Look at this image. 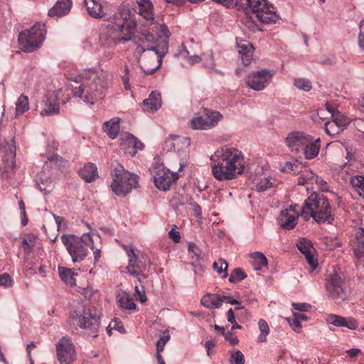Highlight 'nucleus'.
I'll return each instance as SVG.
<instances>
[{"mask_svg": "<svg viewBox=\"0 0 364 364\" xmlns=\"http://www.w3.org/2000/svg\"><path fill=\"white\" fill-rule=\"evenodd\" d=\"M75 81L80 85L73 88V96L90 105L102 99L112 85L111 75L107 71L95 68L84 70L75 77Z\"/></svg>", "mask_w": 364, "mask_h": 364, "instance_id": "obj_1", "label": "nucleus"}, {"mask_svg": "<svg viewBox=\"0 0 364 364\" xmlns=\"http://www.w3.org/2000/svg\"><path fill=\"white\" fill-rule=\"evenodd\" d=\"M213 176L219 181L235 179L245 171V157L238 149L225 145L210 156Z\"/></svg>", "mask_w": 364, "mask_h": 364, "instance_id": "obj_2", "label": "nucleus"}, {"mask_svg": "<svg viewBox=\"0 0 364 364\" xmlns=\"http://www.w3.org/2000/svg\"><path fill=\"white\" fill-rule=\"evenodd\" d=\"M301 216L304 218V220L312 218L319 225L326 223L332 224L334 220L328 200L323 195L316 193L311 194L305 200Z\"/></svg>", "mask_w": 364, "mask_h": 364, "instance_id": "obj_3", "label": "nucleus"}, {"mask_svg": "<svg viewBox=\"0 0 364 364\" xmlns=\"http://www.w3.org/2000/svg\"><path fill=\"white\" fill-rule=\"evenodd\" d=\"M79 327L85 331L87 337L96 338L100 327V313L93 308L82 306L70 315Z\"/></svg>", "mask_w": 364, "mask_h": 364, "instance_id": "obj_4", "label": "nucleus"}, {"mask_svg": "<svg viewBox=\"0 0 364 364\" xmlns=\"http://www.w3.org/2000/svg\"><path fill=\"white\" fill-rule=\"evenodd\" d=\"M112 176L110 187L118 196H126L139 186L138 176L127 171L122 165H117L114 168L112 171Z\"/></svg>", "mask_w": 364, "mask_h": 364, "instance_id": "obj_5", "label": "nucleus"}, {"mask_svg": "<svg viewBox=\"0 0 364 364\" xmlns=\"http://www.w3.org/2000/svg\"><path fill=\"white\" fill-rule=\"evenodd\" d=\"M46 28L44 23H36L30 29L21 31L18 38L21 49L26 53H31L41 48L45 40Z\"/></svg>", "mask_w": 364, "mask_h": 364, "instance_id": "obj_6", "label": "nucleus"}, {"mask_svg": "<svg viewBox=\"0 0 364 364\" xmlns=\"http://www.w3.org/2000/svg\"><path fill=\"white\" fill-rule=\"evenodd\" d=\"M245 4L262 23L274 24L279 20L276 7L267 0H245Z\"/></svg>", "mask_w": 364, "mask_h": 364, "instance_id": "obj_7", "label": "nucleus"}, {"mask_svg": "<svg viewBox=\"0 0 364 364\" xmlns=\"http://www.w3.org/2000/svg\"><path fill=\"white\" fill-rule=\"evenodd\" d=\"M61 241L66 247L73 262H81L85 258L88 252L87 242H92L90 234H85L80 238L74 235H63Z\"/></svg>", "mask_w": 364, "mask_h": 364, "instance_id": "obj_8", "label": "nucleus"}, {"mask_svg": "<svg viewBox=\"0 0 364 364\" xmlns=\"http://www.w3.org/2000/svg\"><path fill=\"white\" fill-rule=\"evenodd\" d=\"M186 165V161H181L178 171H171L163 164L154 166L151 169V174L156 187L164 191H168L172 183L182 175L183 168Z\"/></svg>", "mask_w": 364, "mask_h": 364, "instance_id": "obj_9", "label": "nucleus"}, {"mask_svg": "<svg viewBox=\"0 0 364 364\" xmlns=\"http://www.w3.org/2000/svg\"><path fill=\"white\" fill-rule=\"evenodd\" d=\"M345 278L341 272L333 269L326 279L325 288L327 296L337 302L343 301L346 298L344 289Z\"/></svg>", "mask_w": 364, "mask_h": 364, "instance_id": "obj_10", "label": "nucleus"}, {"mask_svg": "<svg viewBox=\"0 0 364 364\" xmlns=\"http://www.w3.org/2000/svg\"><path fill=\"white\" fill-rule=\"evenodd\" d=\"M167 50V46L165 45L161 52L149 51L139 56L141 69L146 75H151L161 68L162 59Z\"/></svg>", "mask_w": 364, "mask_h": 364, "instance_id": "obj_11", "label": "nucleus"}, {"mask_svg": "<svg viewBox=\"0 0 364 364\" xmlns=\"http://www.w3.org/2000/svg\"><path fill=\"white\" fill-rule=\"evenodd\" d=\"M274 71L268 69L250 73L246 78L247 86L256 91L264 90L271 82Z\"/></svg>", "mask_w": 364, "mask_h": 364, "instance_id": "obj_12", "label": "nucleus"}, {"mask_svg": "<svg viewBox=\"0 0 364 364\" xmlns=\"http://www.w3.org/2000/svg\"><path fill=\"white\" fill-rule=\"evenodd\" d=\"M56 352L60 364H72L76 358L74 345L67 337H63L58 342Z\"/></svg>", "mask_w": 364, "mask_h": 364, "instance_id": "obj_13", "label": "nucleus"}, {"mask_svg": "<svg viewBox=\"0 0 364 364\" xmlns=\"http://www.w3.org/2000/svg\"><path fill=\"white\" fill-rule=\"evenodd\" d=\"M221 114L218 112L205 110L202 116H196L191 121V127L193 129H208L215 127Z\"/></svg>", "mask_w": 364, "mask_h": 364, "instance_id": "obj_14", "label": "nucleus"}, {"mask_svg": "<svg viewBox=\"0 0 364 364\" xmlns=\"http://www.w3.org/2000/svg\"><path fill=\"white\" fill-rule=\"evenodd\" d=\"M61 93V89L47 92L42 102L40 112L41 115L49 116L58 114Z\"/></svg>", "mask_w": 364, "mask_h": 364, "instance_id": "obj_15", "label": "nucleus"}, {"mask_svg": "<svg viewBox=\"0 0 364 364\" xmlns=\"http://www.w3.org/2000/svg\"><path fill=\"white\" fill-rule=\"evenodd\" d=\"M51 173L50 169V166L48 162H46L41 171L38 172L35 176V182L38 187L39 190L43 193V194L46 195L49 193L52 188V180H51Z\"/></svg>", "mask_w": 364, "mask_h": 364, "instance_id": "obj_16", "label": "nucleus"}, {"mask_svg": "<svg viewBox=\"0 0 364 364\" xmlns=\"http://www.w3.org/2000/svg\"><path fill=\"white\" fill-rule=\"evenodd\" d=\"M309 136L303 132L294 131L287 135L285 144L291 151L298 153L308 142Z\"/></svg>", "mask_w": 364, "mask_h": 364, "instance_id": "obj_17", "label": "nucleus"}, {"mask_svg": "<svg viewBox=\"0 0 364 364\" xmlns=\"http://www.w3.org/2000/svg\"><path fill=\"white\" fill-rule=\"evenodd\" d=\"M1 150L4 154V161L5 162V171L7 172L14 171L15 168V157H16V145L14 139L9 141H4L1 143Z\"/></svg>", "mask_w": 364, "mask_h": 364, "instance_id": "obj_18", "label": "nucleus"}, {"mask_svg": "<svg viewBox=\"0 0 364 364\" xmlns=\"http://www.w3.org/2000/svg\"><path fill=\"white\" fill-rule=\"evenodd\" d=\"M296 245L299 250L304 255L308 264L311 267L312 269H316L318 267V263L314 258L315 250L311 242L307 239L301 238L299 240Z\"/></svg>", "mask_w": 364, "mask_h": 364, "instance_id": "obj_19", "label": "nucleus"}, {"mask_svg": "<svg viewBox=\"0 0 364 364\" xmlns=\"http://www.w3.org/2000/svg\"><path fill=\"white\" fill-rule=\"evenodd\" d=\"M139 41L141 42L135 50V54L137 56H141L145 52L154 51L159 52L156 47V38L152 33H144L139 38Z\"/></svg>", "mask_w": 364, "mask_h": 364, "instance_id": "obj_20", "label": "nucleus"}, {"mask_svg": "<svg viewBox=\"0 0 364 364\" xmlns=\"http://www.w3.org/2000/svg\"><path fill=\"white\" fill-rule=\"evenodd\" d=\"M114 26L122 42L129 41L135 33L136 23L130 18H124L122 23H116Z\"/></svg>", "mask_w": 364, "mask_h": 364, "instance_id": "obj_21", "label": "nucleus"}, {"mask_svg": "<svg viewBox=\"0 0 364 364\" xmlns=\"http://www.w3.org/2000/svg\"><path fill=\"white\" fill-rule=\"evenodd\" d=\"M101 43L107 47H111L121 43L115 26H107L101 30L100 34Z\"/></svg>", "mask_w": 364, "mask_h": 364, "instance_id": "obj_22", "label": "nucleus"}, {"mask_svg": "<svg viewBox=\"0 0 364 364\" xmlns=\"http://www.w3.org/2000/svg\"><path fill=\"white\" fill-rule=\"evenodd\" d=\"M326 322L336 327H346L350 330L358 328V322L353 317H343L336 314H329L326 317Z\"/></svg>", "mask_w": 364, "mask_h": 364, "instance_id": "obj_23", "label": "nucleus"}, {"mask_svg": "<svg viewBox=\"0 0 364 364\" xmlns=\"http://www.w3.org/2000/svg\"><path fill=\"white\" fill-rule=\"evenodd\" d=\"M237 47L242 63L245 65L250 64L255 50L252 45L245 41H241L240 42H237Z\"/></svg>", "mask_w": 364, "mask_h": 364, "instance_id": "obj_24", "label": "nucleus"}, {"mask_svg": "<svg viewBox=\"0 0 364 364\" xmlns=\"http://www.w3.org/2000/svg\"><path fill=\"white\" fill-rule=\"evenodd\" d=\"M139 14L150 24L154 23V5L151 0H136Z\"/></svg>", "mask_w": 364, "mask_h": 364, "instance_id": "obj_25", "label": "nucleus"}, {"mask_svg": "<svg viewBox=\"0 0 364 364\" xmlns=\"http://www.w3.org/2000/svg\"><path fill=\"white\" fill-rule=\"evenodd\" d=\"M72 5V0H57L54 6L49 10L48 15L57 18L65 16L70 12Z\"/></svg>", "mask_w": 364, "mask_h": 364, "instance_id": "obj_26", "label": "nucleus"}, {"mask_svg": "<svg viewBox=\"0 0 364 364\" xmlns=\"http://www.w3.org/2000/svg\"><path fill=\"white\" fill-rule=\"evenodd\" d=\"M161 106V95L156 91L151 92L149 97L145 99L141 105L142 109L149 112H154L157 111Z\"/></svg>", "mask_w": 364, "mask_h": 364, "instance_id": "obj_27", "label": "nucleus"}, {"mask_svg": "<svg viewBox=\"0 0 364 364\" xmlns=\"http://www.w3.org/2000/svg\"><path fill=\"white\" fill-rule=\"evenodd\" d=\"M328 113L331 114V117L336 123L338 127L343 132L350 124V119L344 116L336 108L333 107L330 103H326Z\"/></svg>", "mask_w": 364, "mask_h": 364, "instance_id": "obj_28", "label": "nucleus"}, {"mask_svg": "<svg viewBox=\"0 0 364 364\" xmlns=\"http://www.w3.org/2000/svg\"><path fill=\"white\" fill-rule=\"evenodd\" d=\"M352 248L355 256L359 259H364V228H359L352 240Z\"/></svg>", "mask_w": 364, "mask_h": 364, "instance_id": "obj_29", "label": "nucleus"}, {"mask_svg": "<svg viewBox=\"0 0 364 364\" xmlns=\"http://www.w3.org/2000/svg\"><path fill=\"white\" fill-rule=\"evenodd\" d=\"M320 143V138L314 139L311 135L309 136L308 142L303 148L304 154L306 159H313L318 156L321 147Z\"/></svg>", "mask_w": 364, "mask_h": 364, "instance_id": "obj_30", "label": "nucleus"}, {"mask_svg": "<svg viewBox=\"0 0 364 364\" xmlns=\"http://www.w3.org/2000/svg\"><path fill=\"white\" fill-rule=\"evenodd\" d=\"M87 14L94 18H102L106 14L103 10L101 3L97 0H84Z\"/></svg>", "mask_w": 364, "mask_h": 364, "instance_id": "obj_31", "label": "nucleus"}, {"mask_svg": "<svg viewBox=\"0 0 364 364\" xmlns=\"http://www.w3.org/2000/svg\"><path fill=\"white\" fill-rule=\"evenodd\" d=\"M297 215L288 210H282L279 217V223L281 228L285 230L293 229L297 224Z\"/></svg>", "mask_w": 364, "mask_h": 364, "instance_id": "obj_32", "label": "nucleus"}, {"mask_svg": "<svg viewBox=\"0 0 364 364\" xmlns=\"http://www.w3.org/2000/svg\"><path fill=\"white\" fill-rule=\"evenodd\" d=\"M79 175L87 183L92 182L98 178L97 168L95 164L87 163L79 171Z\"/></svg>", "mask_w": 364, "mask_h": 364, "instance_id": "obj_33", "label": "nucleus"}, {"mask_svg": "<svg viewBox=\"0 0 364 364\" xmlns=\"http://www.w3.org/2000/svg\"><path fill=\"white\" fill-rule=\"evenodd\" d=\"M120 120L119 117H116L103 123L104 132L112 139H115L119 134Z\"/></svg>", "mask_w": 364, "mask_h": 364, "instance_id": "obj_34", "label": "nucleus"}, {"mask_svg": "<svg viewBox=\"0 0 364 364\" xmlns=\"http://www.w3.org/2000/svg\"><path fill=\"white\" fill-rule=\"evenodd\" d=\"M144 269V264L141 261H138V257L136 256L134 258L133 262H129L127 267V272L132 276L137 277V279L141 283V279H145L146 276L143 274L142 271Z\"/></svg>", "mask_w": 364, "mask_h": 364, "instance_id": "obj_35", "label": "nucleus"}, {"mask_svg": "<svg viewBox=\"0 0 364 364\" xmlns=\"http://www.w3.org/2000/svg\"><path fill=\"white\" fill-rule=\"evenodd\" d=\"M200 303L209 309H219L222 306L221 296L215 294H207L202 298Z\"/></svg>", "mask_w": 364, "mask_h": 364, "instance_id": "obj_36", "label": "nucleus"}, {"mask_svg": "<svg viewBox=\"0 0 364 364\" xmlns=\"http://www.w3.org/2000/svg\"><path fill=\"white\" fill-rule=\"evenodd\" d=\"M200 50V46L194 43L193 40L186 42L182 44L178 50V55L183 58H186L191 54L197 53Z\"/></svg>", "mask_w": 364, "mask_h": 364, "instance_id": "obj_37", "label": "nucleus"}, {"mask_svg": "<svg viewBox=\"0 0 364 364\" xmlns=\"http://www.w3.org/2000/svg\"><path fill=\"white\" fill-rule=\"evenodd\" d=\"M250 259L252 266L256 271H259L262 267L267 266V259L262 252H255L250 254Z\"/></svg>", "mask_w": 364, "mask_h": 364, "instance_id": "obj_38", "label": "nucleus"}, {"mask_svg": "<svg viewBox=\"0 0 364 364\" xmlns=\"http://www.w3.org/2000/svg\"><path fill=\"white\" fill-rule=\"evenodd\" d=\"M180 143H183L186 148L191 145V140L187 137H180L178 136H170L166 140V144L168 146H170L168 151H179V149L176 147Z\"/></svg>", "mask_w": 364, "mask_h": 364, "instance_id": "obj_39", "label": "nucleus"}, {"mask_svg": "<svg viewBox=\"0 0 364 364\" xmlns=\"http://www.w3.org/2000/svg\"><path fill=\"white\" fill-rule=\"evenodd\" d=\"M202 62L203 66L208 70V72L216 73L223 75V73L216 69L215 68V61L212 51H210L206 53H203Z\"/></svg>", "mask_w": 364, "mask_h": 364, "instance_id": "obj_40", "label": "nucleus"}, {"mask_svg": "<svg viewBox=\"0 0 364 364\" xmlns=\"http://www.w3.org/2000/svg\"><path fill=\"white\" fill-rule=\"evenodd\" d=\"M117 303L119 306L124 309L134 311L136 309V306L134 302L133 299L127 293H123L120 295Z\"/></svg>", "mask_w": 364, "mask_h": 364, "instance_id": "obj_41", "label": "nucleus"}, {"mask_svg": "<svg viewBox=\"0 0 364 364\" xmlns=\"http://www.w3.org/2000/svg\"><path fill=\"white\" fill-rule=\"evenodd\" d=\"M29 109L28 97L26 95H21L18 98L16 102V115L15 117H19L24 112H27Z\"/></svg>", "mask_w": 364, "mask_h": 364, "instance_id": "obj_42", "label": "nucleus"}, {"mask_svg": "<svg viewBox=\"0 0 364 364\" xmlns=\"http://www.w3.org/2000/svg\"><path fill=\"white\" fill-rule=\"evenodd\" d=\"M350 182L358 194L364 198V176H353L350 178Z\"/></svg>", "mask_w": 364, "mask_h": 364, "instance_id": "obj_43", "label": "nucleus"}, {"mask_svg": "<svg viewBox=\"0 0 364 364\" xmlns=\"http://www.w3.org/2000/svg\"><path fill=\"white\" fill-rule=\"evenodd\" d=\"M58 273L60 279L67 284L70 286L74 285L75 279H74V273L70 269L59 267H58Z\"/></svg>", "mask_w": 364, "mask_h": 364, "instance_id": "obj_44", "label": "nucleus"}, {"mask_svg": "<svg viewBox=\"0 0 364 364\" xmlns=\"http://www.w3.org/2000/svg\"><path fill=\"white\" fill-rule=\"evenodd\" d=\"M314 179H316V175L310 171H306L298 178L297 183L301 186L309 183L313 184Z\"/></svg>", "mask_w": 364, "mask_h": 364, "instance_id": "obj_45", "label": "nucleus"}, {"mask_svg": "<svg viewBox=\"0 0 364 364\" xmlns=\"http://www.w3.org/2000/svg\"><path fill=\"white\" fill-rule=\"evenodd\" d=\"M258 326L260 334L257 337V341L259 343L264 342L267 340V336L269 333L268 323L264 319H260Z\"/></svg>", "mask_w": 364, "mask_h": 364, "instance_id": "obj_46", "label": "nucleus"}, {"mask_svg": "<svg viewBox=\"0 0 364 364\" xmlns=\"http://www.w3.org/2000/svg\"><path fill=\"white\" fill-rule=\"evenodd\" d=\"M294 85L299 90L309 92L311 90V82L309 80L306 78H294Z\"/></svg>", "mask_w": 364, "mask_h": 364, "instance_id": "obj_47", "label": "nucleus"}, {"mask_svg": "<svg viewBox=\"0 0 364 364\" xmlns=\"http://www.w3.org/2000/svg\"><path fill=\"white\" fill-rule=\"evenodd\" d=\"M132 138H134V136L129 133H122L120 135L119 141L120 146L123 147L125 152L127 154V151L132 150V144H131Z\"/></svg>", "mask_w": 364, "mask_h": 364, "instance_id": "obj_48", "label": "nucleus"}, {"mask_svg": "<svg viewBox=\"0 0 364 364\" xmlns=\"http://www.w3.org/2000/svg\"><path fill=\"white\" fill-rule=\"evenodd\" d=\"M213 267L218 274L223 273L222 276L223 278L228 277V264L225 259H220L218 261L215 262L213 264Z\"/></svg>", "mask_w": 364, "mask_h": 364, "instance_id": "obj_49", "label": "nucleus"}, {"mask_svg": "<svg viewBox=\"0 0 364 364\" xmlns=\"http://www.w3.org/2000/svg\"><path fill=\"white\" fill-rule=\"evenodd\" d=\"M154 27L152 28L154 31L156 33L159 38H168L170 36V32L168 27L164 24H159L154 20Z\"/></svg>", "mask_w": 364, "mask_h": 364, "instance_id": "obj_50", "label": "nucleus"}, {"mask_svg": "<svg viewBox=\"0 0 364 364\" xmlns=\"http://www.w3.org/2000/svg\"><path fill=\"white\" fill-rule=\"evenodd\" d=\"M325 131L330 136H336L342 132L333 120V118H331V120L325 122Z\"/></svg>", "mask_w": 364, "mask_h": 364, "instance_id": "obj_51", "label": "nucleus"}, {"mask_svg": "<svg viewBox=\"0 0 364 364\" xmlns=\"http://www.w3.org/2000/svg\"><path fill=\"white\" fill-rule=\"evenodd\" d=\"M240 21L245 27L251 31L255 32L259 29V26L255 23L252 18L249 16L247 14H245V16L240 19Z\"/></svg>", "mask_w": 364, "mask_h": 364, "instance_id": "obj_52", "label": "nucleus"}, {"mask_svg": "<svg viewBox=\"0 0 364 364\" xmlns=\"http://www.w3.org/2000/svg\"><path fill=\"white\" fill-rule=\"evenodd\" d=\"M247 275L240 268L235 269L229 277V282L231 283H237L245 279Z\"/></svg>", "mask_w": 364, "mask_h": 364, "instance_id": "obj_53", "label": "nucleus"}, {"mask_svg": "<svg viewBox=\"0 0 364 364\" xmlns=\"http://www.w3.org/2000/svg\"><path fill=\"white\" fill-rule=\"evenodd\" d=\"M168 330H164L159 340L156 342V351H163L166 343L170 340Z\"/></svg>", "mask_w": 364, "mask_h": 364, "instance_id": "obj_54", "label": "nucleus"}, {"mask_svg": "<svg viewBox=\"0 0 364 364\" xmlns=\"http://www.w3.org/2000/svg\"><path fill=\"white\" fill-rule=\"evenodd\" d=\"M230 363V364H245V356L240 350H237L231 353Z\"/></svg>", "mask_w": 364, "mask_h": 364, "instance_id": "obj_55", "label": "nucleus"}, {"mask_svg": "<svg viewBox=\"0 0 364 364\" xmlns=\"http://www.w3.org/2000/svg\"><path fill=\"white\" fill-rule=\"evenodd\" d=\"M131 140H132L131 141V144H132V150L127 151V154L133 156L136 154L137 150L144 149V145L143 143L138 141V139L135 136L134 138H132Z\"/></svg>", "mask_w": 364, "mask_h": 364, "instance_id": "obj_56", "label": "nucleus"}, {"mask_svg": "<svg viewBox=\"0 0 364 364\" xmlns=\"http://www.w3.org/2000/svg\"><path fill=\"white\" fill-rule=\"evenodd\" d=\"M48 161L58 167L64 166L65 161L63 158L57 154H48L47 156Z\"/></svg>", "mask_w": 364, "mask_h": 364, "instance_id": "obj_57", "label": "nucleus"}, {"mask_svg": "<svg viewBox=\"0 0 364 364\" xmlns=\"http://www.w3.org/2000/svg\"><path fill=\"white\" fill-rule=\"evenodd\" d=\"M272 186V183L271 182V180L266 178L264 179H262L257 184V190L258 191H265L269 188H271Z\"/></svg>", "mask_w": 364, "mask_h": 364, "instance_id": "obj_58", "label": "nucleus"}, {"mask_svg": "<svg viewBox=\"0 0 364 364\" xmlns=\"http://www.w3.org/2000/svg\"><path fill=\"white\" fill-rule=\"evenodd\" d=\"M188 252L191 254H193L192 257H196V260L200 259V258H201V257H200V249L197 247V245L195 243H193V242L189 243V245H188Z\"/></svg>", "mask_w": 364, "mask_h": 364, "instance_id": "obj_59", "label": "nucleus"}, {"mask_svg": "<svg viewBox=\"0 0 364 364\" xmlns=\"http://www.w3.org/2000/svg\"><path fill=\"white\" fill-rule=\"evenodd\" d=\"M292 306L294 310L301 313L309 311L311 308V306L307 303H292Z\"/></svg>", "mask_w": 364, "mask_h": 364, "instance_id": "obj_60", "label": "nucleus"}, {"mask_svg": "<svg viewBox=\"0 0 364 364\" xmlns=\"http://www.w3.org/2000/svg\"><path fill=\"white\" fill-rule=\"evenodd\" d=\"M288 323L292 330L296 333H300L301 329V323L296 320L295 318H287Z\"/></svg>", "mask_w": 364, "mask_h": 364, "instance_id": "obj_61", "label": "nucleus"}, {"mask_svg": "<svg viewBox=\"0 0 364 364\" xmlns=\"http://www.w3.org/2000/svg\"><path fill=\"white\" fill-rule=\"evenodd\" d=\"M135 296L141 303H144L147 299L143 287L141 289L138 286L135 287Z\"/></svg>", "mask_w": 364, "mask_h": 364, "instance_id": "obj_62", "label": "nucleus"}, {"mask_svg": "<svg viewBox=\"0 0 364 364\" xmlns=\"http://www.w3.org/2000/svg\"><path fill=\"white\" fill-rule=\"evenodd\" d=\"M283 171L296 173L298 171V166L294 161H289L285 164L283 168Z\"/></svg>", "mask_w": 364, "mask_h": 364, "instance_id": "obj_63", "label": "nucleus"}, {"mask_svg": "<svg viewBox=\"0 0 364 364\" xmlns=\"http://www.w3.org/2000/svg\"><path fill=\"white\" fill-rule=\"evenodd\" d=\"M358 44L360 48L364 50V20L360 24V34L358 36Z\"/></svg>", "mask_w": 364, "mask_h": 364, "instance_id": "obj_64", "label": "nucleus"}]
</instances>
